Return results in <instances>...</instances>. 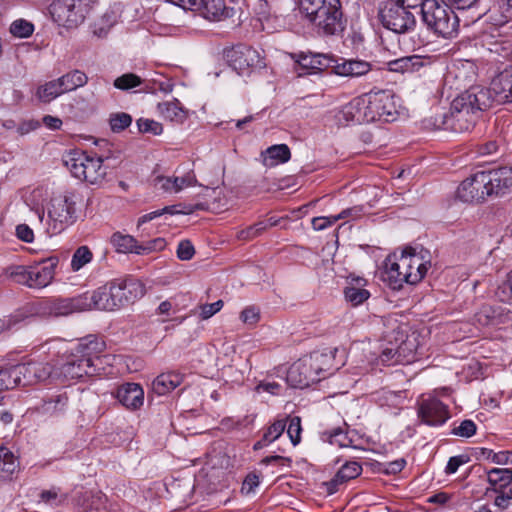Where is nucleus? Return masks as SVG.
Here are the masks:
<instances>
[{
  "mask_svg": "<svg viewBox=\"0 0 512 512\" xmlns=\"http://www.w3.org/2000/svg\"><path fill=\"white\" fill-rule=\"evenodd\" d=\"M64 93H65V91L63 90V87L58 78V79L49 81V82L45 83L44 85H41L37 89L36 94H37V97L39 98V100L47 103Z\"/></svg>",
  "mask_w": 512,
  "mask_h": 512,
  "instance_id": "nucleus-40",
  "label": "nucleus"
},
{
  "mask_svg": "<svg viewBox=\"0 0 512 512\" xmlns=\"http://www.w3.org/2000/svg\"><path fill=\"white\" fill-rule=\"evenodd\" d=\"M59 80L63 90L67 93L86 85L88 77L84 72L75 69L59 77Z\"/></svg>",
  "mask_w": 512,
  "mask_h": 512,
  "instance_id": "nucleus-38",
  "label": "nucleus"
},
{
  "mask_svg": "<svg viewBox=\"0 0 512 512\" xmlns=\"http://www.w3.org/2000/svg\"><path fill=\"white\" fill-rule=\"evenodd\" d=\"M286 423L284 420H276L264 433V441L273 442L277 440L285 431Z\"/></svg>",
  "mask_w": 512,
  "mask_h": 512,
  "instance_id": "nucleus-55",
  "label": "nucleus"
},
{
  "mask_svg": "<svg viewBox=\"0 0 512 512\" xmlns=\"http://www.w3.org/2000/svg\"><path fill=\"white\" fill-rule=\"evenodd\" d=\"M452 109L450 108L449 113L447 112H441L436 113L434 116H431L429 118H426L424 120V125L426 127L432 128V129H446V130H452L451 124H452Z\"/></svg>",
  "mask_w": 512,
  "mask_h": 512,
  "instance_id": "nucleus-42",
  "label": "nucleus"
},
{
  "mask_svg": "<svg viewBox=\"0 0 512 512\" xmlns=\"http://www.w3.org/2000/svg\"><path fill=\"white\" fill-rule=\"evenodd\" d=\"M56 262L48 259L34 266H30L29 288H44L48 286L55 275Z\"/></svg>",
  "mask_w": 512,
  "mask_h": 512,
  "instance_id": "nucleus-25",
  "label": "nucleus"
},
{
  "mask_svg": "<svg viewBox=\"0 0 512 512\" xmlns=\"http://www.w3.org/2000/svg\"><path fill=\"white\" fill-rule=\"evenodd\" d=\"M69 343L61 338H54L46 341L41 344L40 349H42L45 353L61 356L65 355L67 352H71L72 348H69Z\"/></svg>",
  "mask_w": 512,
  "mask_h": 512,
  "instance_id": "nucleus-43",
  "label": "nucleus"
},
{
  "mask_svg": "<svg viewBox=\"0 0 512 512\" xmlns=\"http://www.w3.org/2000/svg\"><path fill=\"white\" fill-rule=\"evenodd\" d=\"M116 398L130 410L139 409L144 402V390L137 383H126L118 387Z\"/></svg>",
  "mask_w": 512,
  "mask_h": 512,
  "instance_id": "nucleus-24",
  "label": "nucleus"
},
{
  "mask_svg": "<svg viewBox=\"0 0 512 512\" xmlns=\"http://www.w3.org/2000/svg\"><path fill=\"white\" fill-rule=\"evenodd\" d=\"M362 472L361 465L356 461H347L327 483L330 493L338 490V486L358 477Z\"/></svg>",
  "mask_w": 512,
  "mask_h": 512,
  "instance_id": "nucleus-28",
  "label": "nucleus"
},
{
  "mask_svg": "<svg viewBox=\"0 0 512 512\" xmlns=\"http://www.w3.org/2000/svg\"><path fill=\"white\" fill-rule=\"evenodd\" d=\"M299 10L319 36H340L346 28L341 0H299Z\"/></svg>",
  "mask_w": 512,
  "mask_h": 512,
  "instance_id": "nucleus-3",
  "label": "nucleus"
},
{
  "mask_svg": "<svg viewBox=\"0 0 512 512\" xmlns=\"http://www.w3.org/2000/svg\"><path fill=\"white\" fill-rule=\"evenodd\" d=\"M487 197L488 192L482 171L462 181L457 189V198L465 203H479Z\"/></svg>",
  "mask_w": 512,
  "mask_h": 512,
  "instance_id": "nucleus-15",
  "label": "nucleus"
},
{
  "mask_svg": "<svg viewBox=\"0 0 512 512\" xmlns=\"http://www.w3.org/2000/svg\"><path fill=\"white\" fill-rule=\"evenodd\" d=\"M301 419L298 416L291 417L287 427V434L294 446L301 441Z\"/></svg>",
  "mask_w": 512,
  "mask_h": 512,
  "instance_id": "nucleus-54",
  "label": "nucleus"
},
{
  "mask_svg": "<svg viewBox=\"0 0 512 512\" xmlns=\"http://www.w3.org/2000/svg\"><path fill=\"white\" fill-rule=\"evenodd\" d=\"M111 244L115 247L117 252L120 253H136L139 246L137 241L131 235L115 232L111 236Z\"/></svg>",
  "mask_w": 512,
  "mask_h": 512,
  "instance_id": "nucleus-39",
  "label": "nucleus"
},
{
  "mask_svg": "<svg viewBox=\"0 0 512 512\" xmlns=\"http://www.w3.org/2000/svg\"><path fill=\"white\" fill-rule=\"evenodd\" d=\"M485 178L488 197H503L512 193V168L500 167L482 171Z\"/></svg>",
  "mask_w": 512,
  "mask_h": 512,
  "instance_id": "nucleus-14",
  "label": "nucleus"
},
{
  "mask_svg": "<svg viewBox=\"0 0 512 512\" xmlns=\"http://www.w3.org/2000/svg\"><path fill=\"white\" fill-rule=\"evenodd\" d=\"M138 130L141 133H150L152 135H160L163 132V126L161 123L148 119V118H139L137 120Z\"/></svg>",
  "mask_w": 512,
  "mask_h": 512,
  "instance_id": "nucleus-50",
  "label": "nucleus"
},
{
  "mask_svg": "<svg viewBox=\"0 0 512 512\" xmlns=\"http://www.w3.org/2000/svg\"><path fill=\"white\" fill-rule=\"evenodd\" d=\"M223 301L218 300L214 303L210 304H202L199 306L200 308V318L202 320H207L211 318L213 315H215L217 312H219L223 308Z\"/></svg>",
  "mask_w": 512,
  "mask_h": 512,
  "instance_id": "nucleus-56",
  "label": "nucleus"
},
{
  "mask_svg": "<svg viewBox=\"0 0 512 512\" xmlns=\"http://www.w3.org/2000/svg\"><path fill=\"white\" fill-rule=\"evenodd\" d=\"M421 20L427 29L442 38H453L458 33L459 19L443 0L421 2Z\"/></svg>",
  "mask_w": 512,
  "mask_h": 512,
  "instance_id": "nucleus-6",
  "label": "nucleus"
},
{
  "mask_svg": "<svg viewBox=\"0 0 512 512\" xmlns=\"http://www.w3.org/2000/svg\"><path fill=\"white\" fill-rule=\"evenodd\" d=\"M19 385L27 386L47 380L52 373L48 363L29 362L13 365Z\"/></svg>",
  "mask_w": 512,
  "mask_h": 512,
  "instance_id": "nucleus-16",
  "label": "nucleus"
},
{
  "mask_svg": "<svg viewBox=\"0 0 512 512\" xmlns=\"http://www.w3.org/2000/svg\"><path fill=\"white\" fill-rule=\"evenodd\" d=\"M240 319L245 324L254 325L260 319V311L255 306H248L241 312Z\"/></svg>",
  "mask_w": 512,
  "mask_h": 512,
  "instance_id": "nucleus-59",
  "label": "nucleus"
},
{
  "mask_svg": "<svg viewBox=\"0 0 512 512\" xmlns=\"http://www.w3.org/2000/svg\"><path fill=\"white\" fill-rule=\"evenodd\" d=\"M184 380V375L171 371L158 375L152 382V390L158 395H166L176 389Z\"/></svg>",
  "mask_w": 512,
  "mask_h": 512,
  "instance_id": "nucleus-29",
  "label": "nucleus"
},
{
  "mask_svg": "<svg viewBox=\"0 0 512 512\" xmlns=\"http://www.w3.org/2000/svg\"><path fill=\"white\" fill-rule=\"evenodd\" d=\"M418 417L429 426H441L450 417L448 406L436 397H422L418 401Z\"/></svg>",
  "mask_w": 512,
  "mask_h": 512,
  "instance_id": "nucleus-13",
  "label": "nucleus"
},
{
  "mask_svg": "<svg viewBox=\"0 0 512 512\" xmlns=\"http://www.w3.org/2000/svg\"><path fill=\"white\" fill-rule=\"evenodd\" d=\"M75 298L72 299H65L58 301L54 306V312L56 315H68L73 312H82L83 310H79L76 308H73L71 306V302H73Z\"/></svg>",
  "mask_w": 512,
  "mask_h": 512,
  "instance_id": "nucleus-62",
  "label": "nucleus"
},
{
  "mask_svg": "<svg viewBox=\"0 0 512 512\" xmlns=\"http://www.w3.org/2000/svg\"><path fill=\"white\" fill-rule=\"evenodd\" d=\"M142 82L143 80L138 75L134 73H125L117 77L114 80L113 85L116 89L126 91L140 86Z\"/></svg>",
  "mask_w": 512,
  "mask_h": 512,
  "instance_id": "nucleus-45",
  "label": "nucleus"
},
{
  "mask_svg": "<svg viewBox=\"0 0 512 512\" xmlns=\"http://www.w3.org/2000/svg\"><path fill=\"white\" fill-rule=\"evenodd\" d=\"M282 390V386L276 381L264 380L258 383L255 387L257 393H269L271 395H279Z\"/></svg>",
  "mask_w": 512,
  "mask_h": 512,
  "instance_id": "nucleus-58",
  "label": "nucleus"
},
{
  "mask_svg": "<svg viewBox=\"0 0 512 512\" xmlns=\"http://www.w3.org/2000/svg\"><path fill=\"white\" fill-rule=\"evenodd\" d=\"M422 66L423 59L419 55L406 56L388 62L389 71L398 73L416 72Z\"/></svg>",
  "mask_w": 512,
  "mask_h": 512,
  "instance_id": "nucleus-36",
  "label": "nucleus"
},
{
  "mask_svg": "<svg viewBox=\"0 0 512 512\" xmlns=\"http://www.w3.org/2000/svg\"><path fill=\"white\" fill-rule=\"evenodd\" d=\"M203 15L212 21H222L232 18L238 10L235 0H201Z\"/></svg>",
  "mask_w": 512,
  "mask_h": 512,
  "instance_id": "nucleus-20",
  "label": "nucleus"
},
{
  "mask_svg": "<svg viewBox=\"0 0 512 512\" xmlns=\"http://www.w3.org/2000/svg\"><path fill=\"white\" fill-rule=\"evenodd\" d=\"M93 258L91 250L87 246H80L76 249L72 256L71 268L73 271H79L86 264L90 263Z\"/></svg>",
  "mask_w": 512,
  "mask_h": 512,
  "instance_id": "nucleus-44",
  "label": "nucleus"
},
{
  "mask_svg": "<svg viewBox=\"0 0 512 512\" xmlns=\"http://www.w3.org/2000/svg\"><path fill=\"white\" fill-rule=\"evenodd\" d=\"M91 7L90 0H54L49 12L58 25L75 28L85 20Z\"/></svg>",
  "mask_w": 512,
  "mask_h": 512,
  "instance_id": "nucleus-8",
  "label": "nucleus"
},
{
  "mask_svg": "<svg viewBox=\"0 0 512 512\" xmlns=\"http://www.w3.org/2000/svg\"><path fill=\"white\" fill-rule=\"evenodd\" d=\"M224 55L229 66L240 75L248 73L252 68L265 66L259 52L250 46L238 45L226 50Z\"/></svg>",
  "mask_w": 512,
  "mask_h": 512,
  "instance_id": "nucleus-11",
  "label": "nucleus"
},
{
  "mask_svg": "<svg viewBox=\"0 0 512 512\" xmlns=\"http://www.w3.org/2000/svg\"><path fill=\"white\" fill-rule=\"evenodd\" d=\"M157 110L164 119L177 124L183 123L187 118V111L176 99L158 103Z\"/></svg>",
  "mask_w": 512,
  "mask_h": 512,
  "instance_id": "nucleus-34",
  "label": "nucleus"
},
{
  "mask_svg": "<svg viewBox=\"0 0 512 512\" xmlns=\"http://www.w3.org/2000/svg\"><path fill=\"white\" fill-rule=\"evenodd\" d=\"M477 426L476 424L469 419L463 420L458 426H455L451 434L463 437V438H469L473 436L476 433Z\"/></svg>",
  "mask_w": 512,
  "mask_h": 512,
  "instance_id": "nucleus-53",
  "label": "nucleus"
},
{
  "mask_svg": "<svg viewBox=\"0 0 512 512\" xmlns=\"http://www.w3.org/2000/svg\"><path fill=\"white\" fill-rule=\"evenodd\" d=\"M17 237L27 243H31L34 240L33 230L26 224H19L16 227Z\"/></svg>",
  "mask_w": 512,
  "mask_h": 512,
  "instance_id": "nucleus-64",
  "label": "nucleus"
},
{
  "mask_svg": "<svg viewBox=\"0 0 512 512\" xmlns=\"http://www.w3.org/2000/svg\"><path fill=\"white\" fill-rule=\"evenodd\" d=\"M80 352V342L71 349L70 355L67 356L65 362L59 367V374L65 380H77L84 376H88L86 367V357Z\"/></svg>",
  "mask_w": 512,
  "mask_h": 512,
  "instance_id": "nucleus-18",
  "label": "nucleus"
},
{
  "mask_svg": "<svg viewBox=\"0 0 512 512\" xmlns=\"http://www.w3.org/2000/svg\"><path fill=\"white\" fill-rule=\"evenodd\" d=\"M119 307L135 302L145 294L144 284L136 278L114 279Z\"/></svg>",
  "mask_w": 512,
  "mask_h": 512,
  "instance_id": "nucleus-21",
  "label": "nucleus"
},
{
  "mask_svg": "<svg viewBox=\"0 0 512 512\" xmlns=\"http://www.w3.org/2000/svg\"><path fill=\"white\" fill-rule=\"evenodd\" d=\"M194 254H195V249L189 240H182L178 244L177 257L180 260H183V261L190 260L194 256Z\"/></svg>",
  "mask_w": 512,
  "mask_h": 512,
  "instance_id": "nucleus-60",
  "label": "nucleus"
},
{
  "mask_svg": "<svg viewBox=\"0 0 512 512\" xmlns=\"http://www.w3.org/2000/svg\"><path fill=\"white\" fill-rule=\"evenodd\" d=\"M491 88L472 86L451 103L452 128L454 132L469 131L481 117L482 113L491 108L495 99Z\"/></svg>",
  "mask_w": 512,
  "mask_h": 512,
  "instance_id": "nucleus-2",
  "label": "nucleus"
},
{
  "mask_svg": "<svg viewBox=\"0 0 512 512\" xmlns=\"http://www.w3.org/2000/svg\"><path fill=\"white\" fill-rule=\"evenodd\" d=\"M297 63L300 70H302V72H299V76H302L305 74L319 73L330 67L333 68L336 59L330 54L302 52L298 55Z\"/></svg>",
  "mask_w": 512,
  "mask_h": 512,
  "instance_id": "nucleus-19",
  "label": "nucleus"
},
{
  "mask_svg": "<svg viewBox=\"0 0 512 512\" xmlns=\"http://www.w3.org/2000/svg\"><path fill=\"white\" fill-rule=\"evenodd\" d=\"M321 439L323 441L329 442L332 445H338L339 447L356 448V446L353 445V440L349 436V433L341 427L322 432Z\"/></svg>",
  "mask_w": 512,
  "mask_h": 512,
  "instance_id": "nucleus-37",
  "label": "nucleus"
},
{
  "mask_svg": "<svg viewBox=\"0 0 512 512\" xmlns=\"http://www.w3.org/2000/svg\"><path fill=\"white\" fill-rule=\"evenodd\" d=\"M371 70V64L369 62L363 60H342V62H338L336 59V63L333 65V72L336 75L343 77H361L366 75Z\"/></svg>",
  "mask_w": 512,
  "mask_h": 512,
  "instance_id": "nucleus-27",
  "label": "nucleus"
},
{
  "mask_svg": "<svg viewBox=\"0 0 512 512\" xmlns=\"http://www.w3.org/2000/svg\"><path fill=\"white\" fill-rule=\"evenodd\" d=\"M365 280L357 278L344 289V296L352 306H358L370 297V292L363 288Z\"/></svg>",
  "mask_w": 512,
  "mask_h": 512,
  "instance_id": "nucleus-35",
  "label": "nucleus"
},
{
  "mask_svg": "<svg viewBox=\"0 0 512 512\" xmlns=\"http://www.w3.org/2000/svg\"><path fill=\"white\" fill-rule=\"evenodd\" d=\"M262 162L267 167H274L286 163L291 157V152L286 144L272 145L261 153Z\"/></svg>",
  "mask_w": 512,
  "mask_h": 512,
  "instance_id": "nucleus-32",
  "label": "nucleus"
},
{
  "mask_svg": "<svg viewBox=\"0 0 512 512\" xmlns=\"http://www.w3.org/2000/svg\"><path fill=\"white\" fill-rule=\"evenodd\" d=\"M115 281H109L105 285L99 287L92 293H84L75 297V300L71 302L73 308L79 310H103V311H114L120 309L118 303V296L116 294Z\"/></svg>",
  "mask_w": 512,
  "mask_h": 512,
  "instance_id": "nucleus-9",
  "label": "nucleus"
},
{
  "mask_svg": "<svg viewBox=\"0 0 512 512\" xmlns=\"http://www.w3.org/2000/svg\"><path fill=\"white\" fill-rule=\"evenodd\" d=\"M104 157L82 150H70L63 155V164L73 177L89 184L101 183L106 174Z\"/></svg>",
  "mask_w": 512,
  "mask_h": 512,
  "instance_id": "nucleus-7",
  "label": "nucleus"
},
{
  "mask_svg": "<svg viewBox=\"0 0 512 512\" xmlns=\"http://www.w3.org/2000/svg\"><path fill=\"white\" fill-rule=\"evenodd\" d=\"M414 350V345L409 339H402L401 343H389V346L383 348L380 354V360L384 364L394 365L404 361L409 362L410 356Z\"/></svg>",
  "mask_w": 512,
  "mask_h": 512,
  "instance_id": "nucleus-22",
  "label": "nucleus"
},
{
  "mask_svg": "<svg viewBox=\"0 0 512 512\" xmlns=\"http://www.w3.org/2000/svg\"><path fill=\"white\" fill-rule=\"evenodd\" d=\"M173 182L177 192H180L184 187L195 186L197 184L196 177L193 173H187L182 177H173Z\"/></svg>",
  "mask_w": 512,
  "mask_h": 512,
  "instance_id": "nucleus-63",
  "label": "nucleus"
},
{
  "mask_svg": "<svg viewBox=\"0 0 512 512\" xmlns=\"http://www.w3.org/2000/svg\"><path fill=\"white\" fill-rule=\"evenodd\" d=\"M495 295L501 302L512 305V270L507 274L506 279L497 287Z\"/></svg>",
  "mask_w": 512,
  "mask_h": 512,
  "instance_id": "nucleus-46",
  "label": "nucleus"
},
{
  "mask_svg": "<svg viewBox=\"0 0 512 512\" xmlns=\"http://www.w3.org/2000/svg\"><path fill=\"white\" fill-rule=\"evenodd\" d=\"M480 455L496 464L505 465L512 463V452L510 451H501L495 453L491 449L481 448Z\"/></svg>",
  "mask_w": 512,
  "mask_h": 512,
  "instance_id": "nucleus-48",
  "label": "nucleus"
},
{
  "mask_svg": "<svg viewBox=\"0 0 512 512\" xmlns=\"http://www.w3.org/2000/svg\"><path fill=\"white\" fill-rule=\"evenodd\" d=\"M33 31V24L24 19L15 20L10 26V33L19 38H27L32 35Z\"/></svg>",
  "mask_w": 512,
  "mask_h": 512,
  "instance_id": "nucleus-47",
  "label": "nucleus"
},
{
  "mask_svg": "<svg viewBox=\"0 0 512 512\" xmlns=\"http://www.w3.org/2000/svg\"><path fill=\"white\" fill-rule=\"evenodd\" d=\"M17 467L15 456L9 449H0V469L6 473H13Z\"/></svg>",
  "mask_w": 512,
  "mask_h": 512,
  "instance_id": "nucleus-51",
  "label": "nucleus"
},
{
  "mask_svg": "<svg viewBox=\"0 0 512 512\" xmlns=\"http://www.w3.org/2000/svg\"><path fill=\"white\" fill-rule=\"evenodd\" d=\"M76 201V192L73 190H65L50 198L46 207V219L44 209H38L36 211L39 221L41 223L45 221L44 231L49 237L62 233L76 222Z\"/></svg>",
  "mask_w": 512,
  "mask_h": 512,
  "instance_id": "nucleus-5",
  "label": "nucleus"
},
{
  "mask_svg": "<svg viewBox=\"0 0 512 512\" xmlns=\"http://www.w3.org/2000/svg\"><path fill=\"white\" fill-rule=\"evenodd\" d=\"M487 482L490 487L487 488L486 494L489 491L502 492L504 488L512 483V469L508 468H493L487 472Z\"/></svg>",
  "mask_w": 512,
  "mask_h": 512,
  "instance_id": "nucleus-33",
  "label": "nucleus"
},
{
  "mask_svg": "<svg viewBox=\"0 0 512 512\" xmlns=\"http://www.w3.org/2000/svg\"><path fill=\"white\" fill-rule=\"evenodd\" d=\"M4 275L11 281L29 287L30 266L11 265L4 270Z\"/></svg>",
  "mask_w": 512,
  "mask_h": 512,
  "instance_id": "nucleus-41",
  "label": "nucleus"
},
{
  "mask_svg": "<svg viewBox=\"0 0 512 512\" xmlns=\"http://www.w3.org/2000/svg\"><path fill=\"white\" fill-rule=\"evenodd\" d=\"M398 111L395 96L390 90H371L353 98L335 114L338 125L363 124L373 122H393Z\"/></svg>",
  "mask_w": 512,
  "mask_h": 512,
  "instance_id": "nucleus-1",
  "label": "nucleus"
},
{
  "mask_svg": "<svg viewBox=\"0 0 512 512\" xmlns=\"http://www.w3.org/2000/svg\"><path fill=\"white\" fill-rule=\"evenodd\" d=\"M69 407V397L66 392L52 394L37 405L36 410L44 416L59 417L65 414Z\"/></svg>",
  "mask_w": 512,
  "mask_h": 512,
  "instance_id": "nucleus-23",
  "label": "nucleus"
},
{
  "mask_svg": "<svg viewBox=\"0 0 512 512\" xmlns=\"http://www.w3.org/2000/svg\"><path fill=\"white\" fill-rule=\"evenodd\" d=\"M40 499L49 505L58 506L67 499V495L61 494L58 488L53 487L52 489L42 491Z\"/></svg>",
  "mask_w": 512,
  "mask_h": 512,
  "instance_id": "nucleus-52",
  "label": "nucleus"
},
{
  "mask_svg": "<svg viewBox=\"0 0 512 512\" xmlns=\"http://www.w3.org/2000/svg\"><path fill=\"white\" fill-rule=\"evenodd\" d=\"M321 375L312 368V360L298 361L294 363L287 373V382L295 388H305L319 382Z\"/></svg>",
  "mask_w": 512,
  "mask_h": 512,
  "instance_id": "nucleus-17",
  "label": "nucleus"
},
{
  "mask_svg": "<svg viewBox=\"0 0 512 512\" xmlns=\"http://www.w3.org/2000/svg\"><path fill=\"white\" fill-rule=\"evenodd\" d=\"M410 8L395 3H385L379 8V19L383 27L398 34L414 30L416 18Z\"/></svg>",
  "mask_w": 512,
  "mask_h": 512,
  "instance_id": "nucleus-10",
  "label": "nucleus"
},
{
  "mask_svg": "<svg viewBox=\"0 0 512 512\" xmlns=\"http://www.w3.org/2000/svg\"><path fill=\"white\" fill-rule=\"evenodd\" d=\"M102 345L96 339L84 338L80 341V352L86 357L88 377L107 374L106 366L110 365L111 357L100 354Z\"/></svg>",
  "mask_w": 512,
  "mask_h": 512,
  "instance_id": "nucleus-12",
  "label": "nucleus"
},
{
  "mask_svg": "<svg viewBox=\"0 0 512 512\" xmlns=\"http://www.w3.org/2000/svg\"><path fill=\"white\" fill-rule=\"evenodd\" d=\"M468 461L469 456L464 454L451 457L446 465L445 473L448 475L454 474L461 465L466 464Z\"/></svg>",
  "mask_w": 512,
  "mask_h": 512,
  "instance_id": "nucleus-61",
  "label": "nucleus"
},
{
  "mask_svg": "<svg viewBox=\"0 0 512 512\" xmlns=\"http://www.w3.org/2000/svg\"><path fill=\"white\" fill-rule=\"evenodd\" d=\"M336 351L337 350L335 349L334 351L323 353L314 352L310 355L312 368H314L316 373L321 375V380L332 375L334 371L338 369V367L334 365Z\"/></svg>",
  "mask_w": 512,
  "mask_h": 512,
  "instance_id": "nucleus-30",
  "label": "nucleus"
},
{
  "mask_svg": "<svg viewBox=\"0 0 512 512\" xmlns=\"http://www.w3.org/2000/svg\"><path fill=\"white\" fill-rule=\"evenodd\" d=\"M491 89L499 103H512V67L504 69L491 82Z\"/></svg>",
  "mask_w": 512,
  "mask_h": 512,
  "instance_id": "nucleus-26",
  "label": "nucleus"
},
{
  "mask_svg": "<svg viewBox=\"0 0 512 512\" xmlns=\"http://www.w3.org/2000/svg\"><path fill=\"white\" fill-rule=\"evenodd\" d=\"M110 127L113 132H121L128 128L132 123V117L125 112L111 114L109 119Z\"/></svg>",
  "mask_w": 512,
  "mask_h": 512,
  "instance_id": "nucleus-49",
  "label": "nucleus"
},
{
  "mask_svg": "<svg viewBox=\"0 0 512 512\" xmlns=\"http://www.w3.org/2000/svg\"><path fill=\"white\" fill-rule=\"evenodd\" d=\"M165 245L166 243L163 238H156L148 241L145 245H140L138 250H136V254L143 255L152 251H160L164 249Z\"/></svg>",
  "mask_w": 512,
  "mask_h": 512,
  "instance_id": "nucleus-57",
  "label": "nucleus"
},
{
  "mask_svg": "<svg viewBox=\"0 0 512 512\" xmlns=\"http://www.w3.org/2000/svg\"><path fill=\"white\" fill-rule=\"evenodd\" d=\"M428 270V262H424L415 253V249L406 247L400 256L389 255L381 271V279L391 289L399 290L404 283L416 284L423 279Z\"/></svg>",
  "mask_w": 512,
  "mask_h": 512,
  "instance_id": "nucleus-4",
  "label": "nucleus"
},
{
  "mask_svg": "<svg viewBox=\"0 0 512 512\" xmlns=\"http://www.w3.org/2000/svg\"><path fill=\"white\" fill-rule=\"evenodd\" d=\"M489 19L496 26H502L512 20V0H494L488 10Z\"/></svg>",
  "mask_w": 512,
  "mask_h": 512,
  "instance_id": "nucleus-31",
  "label": "nucleus"
}]
</instances>
